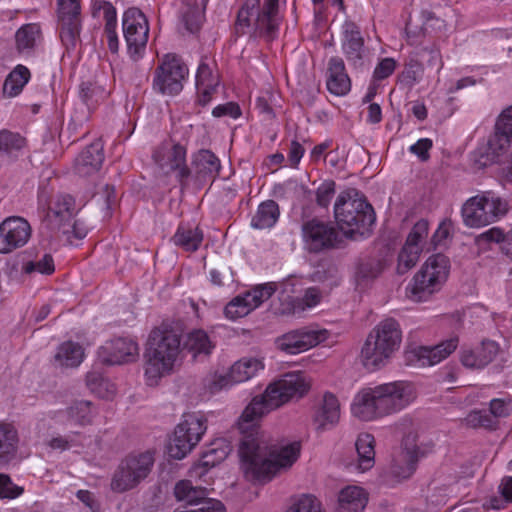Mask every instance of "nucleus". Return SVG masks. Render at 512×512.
<instances>
[{"label":"nucleus","instance_id":"1","mask_svg":"<svg viewBox=\"0 0 512 512\" xmlns=\"http://www.w3.org/2000/svg\"><path fill=\"white\" fill-rule=\"evenodd\" d=\"M309 389L310 381L303 373H287L270 384L262 395L254 397L244 409L238 423L243 433L239 455L243 473L248 480L269 482L297 461L301 451L300 442L272 443L258 430L255 422L289 400L304 396Z\"/></svg>","mask_w":512,"mask_h":512},{"label":"nucleus","instance_id":"2","mask_svg":"<svg viewBox=\"0 0 512 512\" xmlns=\"http://www.w3.org/2000/svg\"><path fill=\"white\" fill-rule=\"evenodd\" d=\"M415 397L414 387L409 382L381 384L359 392L352 404V413L361 420L370 421L404 409Z\"/></svg>","mask_w":512,"mask_h":512},{"label":"nucleus","instance_id":"3","mask_svg":"<svg viewBox=\"0 0 512 512\" xmlns=\"http://www.w3.org/2000/svg\"><path fill=\"white\" fill-rule=\"evenodd\" d=\"M180 346V332L170 324L163 323L151 331L145 353L148 385H156L161 377L172 371L181 351Z\"/></svg>","mask_w":512,"mask_h":512},{"label":"nucleus","instance_id":"4","mask_svg":"<svg viewBox=\"0 0 512 512\" xmlns=\"http://www.w3.org/2000/svg\"><path fill=\"white\" fill-rule=\"evenodd\" d=\"M280 0H246L237 13L235 33L273 40L281 23Z\"/></svg>","mask_w":512,"mask_h":512},{"label":"nucleus","instance_id":"5","mask_svg":"<svg viewBox=\"0 0 512 512\" xmlns=\"http://www.w3.org/2000/svg\"><path fill=\"white\" fill-rule=\"evenodd\" d=\"M402 331L399 323L387 318L379 322L368 334L361 349V362L368 370L385 366L400 348Z\"/></svg>","mask_w":512,"mask_h":512},{"label":"nucleus","instance_id":"6","mask_svg":"<svg viewBox=\"0 0 512 512\" xmlns=\"http://www.w3.org/2000/svg\"><path fill=\"white\" fill-rule=\"evenodd\" d=\"M334 215L339 228L350 237L356 234L365 235L375 222L373 207L355 189L338 195Z\"/></svg>","mask_w":512,"mask_h":512},{"label":"nucleus","instance_id":"7","mask_svg":"<svg viewBox=\"0 0 512 512\" xmlns=\"http://www.w3.org/2000/svg\"><path fill=\"white\" fill-rule=\"evenodd\" d=\"M509 210L508 202L491 191H485L466 200L461 209L467 227L479 228L498 221Z\"/></svg>","mask_w":512,"mask_h":512},{"label":"nucleus","instance_id":"8","mask_svg":"<svg viewBox=\"0 0 512 512\" xmlns=\"http://www.w3.org/2000/svg\"><path fill=\"white\" fill-rule=\"evenodd\" d=\"M207 429L206 421L197 413L183 416L177 425L169 444V455L174 459H183L199 443Z\"/></svg>","mask_w":512,"mask_h":512},{"label":"nucleus","instance_id":"9","mask_svg":"<svg viewBox=\"0 0 512 512\" xmlns=\"http://www.w3.org/2000/svg\"><path fill=\"white\" fill-rule=\"evenodd\" d=\"M153 463V456L149 452L127 457L113 476L112 490L121 493L134 488L148 476Z\"/></svg>","mask_w":512,"mask_h":512},{"label":"nucleus","instance_id":"10","mask_svg":"<svg viewBox=\"0 0 512 512\" xmlns=\"http://www.w3.org/2000/svg\"><path fill=\"white\" fill-rule=\"evenodd\" d=\"M122 28L130 57L139 59L146 49L149 36L146 16L136 7L128 8L122 17Z\"/></svg>","mask_w":512,"mask_h":512},{"label":"nucleus","instance_id":"11","mask_svg":"<svg viewBox=\"0 0 512 512\" xmlns=\"http://www.w3.org/2000/svg\"><path fill=\"white\" fill-rule=\"evenodd\" d=\"M188 72V67L180 58L168 54L155 70L154 89L162 94H178L183 89Z\"/></svg>","mask_w":512,"mask_h":512},{"label":"nucleus","instance_id":"12","mask_svg":"<svg viewBox=\"0 0 512 512\" xmlns=\"http://www.w3.org/2000/svg\"><path fill=\"white\" fill-rule=\"evenodd\" d=\"M153 159L165 173L177 171V179L182 189L187 186V180L192 171L186 165V148L172 142L162 143L153 153Z\"/></svg>","mask_w":512,"mask_h":512},{"label":"nucleus","instance_id":"13","mask_svg":"<svg viewBox=\"0 0 512 512\" xmlns=\"http://www.w3.org/2000/svg\"><path fill=\"white\" fill-rule=\"evenodd\" d=\"M301 231L304 247L310 253L332 249L338 242V232L335 227L317 219L303 223Z\"/></svg>","mask_w":512,"mask_h":512},{"label":"nucleus","instance_id":"14","mask_svg":"<svg viewBox=\"0 0 512 512\" xmlns=\"http://www.w3.org/2000/svg\"><path fill=\"white\" fill-rule=\"evenodd\" d=\"M327 336V330L309 326L289 331L278 337L275 343L285 353L298 354L325 341Z\"/></svg>","mask_w":512,"mask_h":512},{"label":"nucleus","instance_id":"15","mask_svg":"<svg viewBox=\"0 0 512 512\" xmlns=\"http://www.w3.org/2000/svg\"><path fill=\"white\" fill-rule=\"evenodd\" d=\"M31 226L19 216H10L0 223V253L7 254L23 247L31 237Z\"/></svg>","mask_w":512,"mask_h":512},{"label":"nucleus","instance_id":"16","mask_svg":"<svg viewBox=\"0 0 512 512\" xmlns=\"http://www.w3.org/2000/svg\"><path fill=\"white\" fill-rule=\"evenodd\" d=\"M60 37L67 49L74 48L80 35L79 0H58Z\"/></svg>","mask_w":512,"mask_h":512},{"label":"nucleus","instance_id":"17","mask_svg":"<svg viewBox=\"0 0 512 512\" xmlns=\"http://www.w3.org/2000/svg\"><path fill=\"white\" fill-rule=\"evenodd\" d=\"M341 47L348 63L355 69L364 66L367 58L364 38L360 27L351 20H346L342 25Z\"/></svg>","mask_w":512,"mask_h":512},{"label":"nucleus","instance_id":"18","mask_svg":"<svg viewBox=\"0 0 512 512\" xmlns=\"http://www.w3.org/2000/svg\"><path fill=\"white\" fill-rule=\"evenodd\" d=\"M138 351V345L133 340L117 338L103 345L98 354L103 363L115 365L135 361Z\"/></svg>","mask_w":512,"mask_h":512},{"label":"nucleus","instance_id":"19","mask_svg":"<svg viewBox=\"0 0 512 512\" xmlns=\"http://www.w3.org/2000/svg\"><path fill=\"white\" fill-rule=\"evenodd\" d=\"M390 265L387 253L378 252L359 259L356 267V281L359 285H368L377 279Z\"/></svg>","mask_w":512,"mask_h":512},{"label":"nucleus","instance_id":"20","mask_svg":"<svg viewBox=\"0 0 512 512\" xmlns=\"http://www.w3.org/2000/svg\"><path fill=\"white\" fill-rule=\"evenodd\" d=\"M499 353V345L492 340H484L474 349L461 353V363L471 369H482L491 363Z\"/></svg>","mask_w":512,"mask_h":512},{"label":"nucleus","instance_id":"21","mask_svg":"<svg viewBox=\"0 0 512 512\" xmlns=\"http://www.w3.org/2000/svg\"><path fill=\"white\" fill-rule=\"evenodd\" d=\"M340 419V404L332 393H325L315 411L313 422L317 431L323 432L338 423Z\"/></svg>","mask_w":512,"mask_h":512},{"label":"nucleus","instance_id":"22","mask_svg":"<svg viewBox=\"0 0 512 512\" xmlns=\"http://www.w3.org/2000/svg\"><path fill=\"white\" fill-rule=\"evenodd\" d=\"M104 161L103 144L97 140L86 147L75 161V171L81 177L96 173Z\"/></svg>","mask_w":512,"mask_h":512},{"label":"nucleus","instance_id":"23","mask_svg":"<svg viewBox=\"0 0 512 512\" xmlns=\"http://www.w3.org/2000/svg\"><path fill=\"white\" fill-rule=\"evenodd\" d=\"M327 89L336 96L346 95L351 89V81L346 73L342 58L332 57L328 63Z\"/></svg>","mask_w":512,"mask_h":512},{"label":"nucleus","instance_id":"24","mask_svg":"<svg viewBox=\"0 0 512 512\" xmlns=\"http://www.w3.org/2000/svg\"><path fill=\"white\" fill-rule=\"evenodd\" d=\"M192 167L196 180L204 182L218 175L221 164L213 152L202 149L192 156Z\"/></svg>","mask_w":512,"mask_h":512},{"label":"nucleus","instance_id":"25","mask_svg":"<svg viewBox=\"0 0 512 512\" xmlns=\"http://www.w3.org/2000/svg\"><path fill=\"white\" fill-rule=\"evenodd\" d=\"M458 345V339L451 338L436 346H420L413 353L422 366H432L448 357Z\"/></svg>","mask_w":512,"mask_h":512},{"label":"nucleus","instance_id":"26","mask_svg":"<svg viewBox=\"0 0 512 512\" xmlns=\"http://www.w3.org/2000/svg\"><path fill=\"white\" fill-rule=\"evenodd\" d=\"M206 57L202 59L196 73V88L199 94V103L206 105L212 93L219 85V77L214 74L211 67L206 63Z\"/></svg>","mask_w":512,"mask_h":512},{"label":"nucleus","instance_id":"27","mask_svg":"<svg viewBox=\"0 0 512 512\" xmlns=\"http://www.w3.org/2000/svg\"><path fill=\"white\" fill-rule=\"evenodd\" d=\"M367 502L368 496L364 489L347 486L339 493L336 512H362Z\"/></svg>","mask_w":512,"mask_h":512},{"label":"nucleus","instance_id":"28","mask_svg":"<svg viewBox=\"0 0 512 512\" xmlns=\"http://www.w3.org/2000/svg\"><path fill=\"white\" fill-rule=\"evenodd\" d=\"M75 201L70 195H58L49 204L47 218L51 223L58 226L71 222L74 215Z\"/></svg>","mask_w":512,"mask_h":512},{"label":"nucleus","instance_id":"29","mask_svg":"<svg viewBox=\"0 0 512 512\" xmlns=\"http://www.w3.org/2000/svg\"><path fill=\"white\" fill-rule=\"evenodd\" d=\"M18 432L13 424L0 423V465L10 463L15 457L18 449Z\"/></svg>","mask_w":512,"mask_h":512},{"label":"nucleus","instance_id":"30","mask_svg":"<svg viewBox=\"0 0 512 512\" xmlns=\"http://www.w3.org/2000/svg\"><path fill=\"white\" fill-rule=\"evenodd\" d=\"M418 452L415 446L405 447L394 458L391 474L399 479L409 478L416 470Z\"/></svg>","mask_w":512,"mask_h":512},{"label":"nucleus","instance_id":"31","mask_svg":"<svg viewBox=\"0 0 512 512\" xmlns=\"http://www.w3.org/2000/svg\"><path fill=\"white\" fill-rule=\"evenodd\" d=\"M83 348L75 342L67 341L59 345L53 357V365L59 368L77 367L83 360Z\"/></svg>","mask_w":512,"mask_h":512},{"label":"nucleus","instance_id":"32","mask_svg":"<svg viewBox=\"0 0 512 512\" xmlns=\"http://www.w3.org/2000/svg\"><path fill=\"white\" fill-rule=\"evenodd\" d=\"M431 277L426 276L422 269L413 277L407 286L409 298L413 301L421 302L427 300L433 293L440 290Z\"/></svg>","mask_w":512,"mask_h":512},{"label":"nucleus","instance_id":"33","mask_svg":"<svg viewBox=\"0 0 512 512\" xmlns=\"http://www.w3.org/2000/svg\"><path fill=\"white\" fill-rule=\"evenodd\" d=\"M512 142V137L502 133L495 128V133L490 136L487 142L486 153L481 155L478 162L482 166H487L497 161L498 157L508 148Z\"/></svg>","mask_w":512,"mask_h":512},{"label":"nucleus","instance_id":"34","mask_svg":"<svg viewBox=\"0 0 512 512\" xmlns=\"http://www.w3.org/2000/svg\"><path fill=\"white\" fill-rule=\"evenodd\" d=\"M26 147V139L17 132L7 129L0 131V156L17 159Z\"/></svg>","mask_w":512,"mask_h":512},{"label":"nucleus","instance_id":"35","mask_svg":"<svg viewBox=\"0 0 512 512\" xmlns=\"http://www.w3.org/2000/svg\"><path fill=\"white\" fill-rule=\"evenodd\" d=\"M203 232L198 227L191 228L180 225L172 237L174 245L186 252H195L203 241Z\"/></svg>","mask_w":512,"mask_h":512},{"label":"nucleus","instance_id":"36","mask_svg":"<svg viewBox=\"0 0 512 512\" xmlns=\"http://www.w3.org/2000/svg\"><path fill=\"white\" fill-rule=\"evenodd\" d=\"M449 268V259L443 254H436L430 256L421 269L426 272L427 277L434 280L438 287H442L448 278Z\"/></svg>","mask_w":512,"mask_h":512},{"label":"nucleus","instance_id":"37","mask_svg":"<svg viewBox=\"0 0 512 512\" xmlns=\"http://www.w3.org/2000/svg\"><path fill=\"white\" fill-rule=\"evenodd\" d=\"M374 437L369 433L358 436L355 447L358 454V469L362 472L369 470L375 463Z\"/></svg>","mask_w":512,"mask_h":512},{"label":"nucleus","instance_id":"38","mask_svg":"<svg viewBox=\"0 0 512 512\" xmlns=\"http://www.w3.org/2000/svg\"><path fill=\"white\" fill-rule=\"evenodd\" d=\"M278 204L273 200L262 202L251 220L255 229H268L275 225L279 218Z\"/></svg>","mask_w":512,"mask_h":512},{"label":"nucleus","instance_id":"39","mask_svg":"<svg viewBox=\"0 0 512 512\" xmlns=\"http://www.w3.org/2000/svg\"><path fill=\"white\" fill-rule=\"evenodd\" d=\"M30 79L26 66L17 65L7 76L3 84V93L9 97L18 95Z\"/></svg>","mask_w":512,"mask_h":512},{"label":"nucleus","instance_id":"40","mask_svg":"<svg viewBox=\"0 0 512 512\" xmlns=\"http://www.w3.org/2000/svg\"><path fill=\"white\" fill-rule=\"evenodd\" d=\"M68 419L79 425L91 424L96 415L92 402L87 400L74 401L66 410Z\"/></svg>","mask_w":512,"mask_h":512},{"label":"nucleus","instance_id":"41","mask_svg":"<svg viewBox=\"0 0 512 512\" xmlns=\"http://www.w3.org/2000/svg\"><path fill=\"white\" fill-rule=\"evenodd\" d=\"M230 369L234 382L241 383L249 380L259 370L263 369V364L256 358H243L235 362Z\"/></svg>","mask_w":512,"mask_h":512},{"label":"nucleus","instance_id":"42","mask_svg":"<svg viewBox=\"0 0 512 512\" xmlns=\"http://www.w3.org/2000/svg\"><path fill=\"white\" fill-rule=\"evenodd\" d=\"M213 347L207 333L203 330L190 332L184 342V348L192 353L193 356L199 354L208 355Z\"/></svg>","mask_w":512,"mask_h":512},{"label":"nucleus","instance_id":"43","mask_svg":"<svg viewBox=\"0 0 512 512\" xmlns=\"http://www.w3.org/2000/svg\"><path fill=\"white\" fill-rule=\"evenodd\" d=\"M86 385L92 393L103 399H111L116 394L115 385L97 372L87 374Z\"/></svg>","mask_w":512,"mask_h":512},{"label":"nucleus","instance_id":"44","mask_svg":"<svg viewBox=\"0 0 512 512\" xmlns=\"http://www.w3.org/2000/svg\"><path fill=\"white\" fill-rule=\"evenodd\" d=\"M40 27L37 24H26L16 32V45L19 52H30L40 38Z\"/></svg>","mask_w":512,"mask_h":512},{"label":"nucleus","instance_id":"45","mask_svg":"<svg viewBox=\"0 0 512 512\" xmlns=\"http://www.w3.org/2000/svg\"><path fill=\"white\" fill-rule=\"evenodd\" d=\"M276 288V283L268 282L245 292L243 295L246 298L251 311L259 307L264 301L268 300L275 293Z\"/></svg>","mask_w":512,"mask_h":512},{"label":"nucleus","instance_id":"46","mask_svg":"<svg viewBox=\"0 0 512 512\" xmlns=\"http://www.w3.org/2000/svg\"><path fill=\"white\" fill-rule=\"evenodd\" d=\"M107 96L105 89L97 84L86 82L80 88V97L88 109L94 108Z\"/></svg>","mask_w":512,"mask_h":512},{"label":"nucleus","instance_id":"47","mask_svg":"<svg viewBox=\"0 0 512 512\" xmlns=\"http://www.w3.org/2000/svg\"><path fill=\"white\" fill-rule=\"evenodd\" d=\"M466 426L471 428H485L495 430L498 426V421L485 410H472L464 418Z\"/></svg>","mask_w":512,"mask_h":512},{"label":"nucleus","instance_id":"48","mask_svg":"<svg viewBox=\"0 0 512 512\" xmlns=\"http://www.w3.org/2000/svg\"><path fill=\"white\" fill-rule=\"evenodd\" d=\"M216 454H217V450L214 448L207 451L203 455L200 463L194 465L190 469V472H189L190 476L201 478L202 476H204L207 473L209 468L214 467L218 462H220L221 460H223L226 457L225 451H221V454L218 457H214V455H216Z\"/></svg>","mask_w":512,"mask_h":512},{"label":"nucleus","instance_id":"49","mask_svg":"<svg viewBox=\"0 0 512 512\" xmlns=\"http://www.w3.org/2000/svg\"><path fill=\"white\" fill-rule=\"evenodd\" d=\"M203 15L198 7L186 6L181 15V23L189 33H196L199 31L202 24Z\"/></svg>","mask_w":512,"mask_h":512},{"label":"nucleus","instance_id":"50","mask_svg":"<svg viewBox=\"0 0 512 512\" xmlns=\"http://www.w3.org/2000/svg\"><path fill=\"white\" fill-rule=\"evenodd\" d=\"M421 252V248H411L404 245L398 256V274H404L412 267H414L419 259Z\"/></svg>","mask_w":512,"mask_h":512},{"label":"nucleus","instance_id":"51","mask_svg":"<svg viewBox=\"0 0 512 512\" xmlns=\"http://www.w3.org/2000/svg\"><path fill=\"white\" fill-rule=\"evenodd\" d=\"M251 312V308L244 295H238L233 298L224 309V314L228 319L236 320L244 317Z\"/></svg>","mask_w":512,"mask_h":512},{"label":"nucleus","instance_id":"52","mask_svg":"<svg viewBox=\"0 0 512 512\" xmlns=\"http://www.w3.org/2000/svg\"><path fill=\"white\" fill-rule=\"evenodd\" d=\"M428 235V222L425 220L418 221L410 231L405 246H409L411 248H421L422 243L426 239Z\"/></svg>","mask_w":512,"mask_h":512},{"label":"nucleus","instance_id":"53","mask_svg":"<svg viewBox=\"0 0 512 512\" xmlns=\"http://www.w3.org/2000/svg\"><path fill=\"white\" fill-rule=\"evenodd\" d=\"M488 413L497 421L499 418H506L512 414V398H495L489 403Z\"/></svg>","mask_w":512,"mask_h":512},{"label":"nucleus","instance_id":"54","mask_svg":"<svg viewBox=\"0 0 512 512\" xmlns=\"http://www.w3.org/2000/svg\"><path fill=\"white\" fill-rule=\"evenodd\" d=\"M504 239V232L498 227H493L476 236L475 244L480 250H487L491 243H500L504 241Z\"/></svg>","mask_w":512,"mask_h":512},{"label":"nucleus","instance_id":"55","mask_svg":"<svg viewBox=\"0 0 512 512\" xmlns=\"http://www.w3.org/2000/svg\"><path fill=\"white\" fill-rule=\"evenodd\" d=\"M26 273L38 272L41 274H52L55 270L54 261L50 254H44L36 261H29L23 267Z\"/></svg>","mask_w":512,"mask_h":512},{"label":"nucleus","instance_id":"56","mask_svg":"<svg viewBox=\"0 0 512 512\" xmlns=\"http://www.w3.org/2000/svg\"><path fill=\"white\" fill-rule=\"evenodd\" d=\"M236 384L231 377V369L227 373H215L208 380L206 386L211 393H216L222 389L229 388Z\"/></svg>","mask_w":512,"mask_h":512},{"label":"nucleus","instance_id":"57","mask_svg":"<svg viewBox=\"0 0 512 512\" xmlns=\"http://www.w3.org/2000/svg\"><path fill=\"white\" fill-rule=\"evenodd\" d=\"M24 489L14 484L10 477L0 474V498L14 499L23 493Z\"/></svg>","mask_w":512,"mask_h":512},{"label":"nucleus","instance_id":"58","mask_svg":"<svg viewBox=\"0 0 512 512\" xmlns=\"http://www.w3.org/2000/svg\"><path fill=\"white\" fill-rule=\"evenodd\" d=\"M94 8L102 11L105 20L104 28L117 27V12L115 7L108 1H95Z\"/></svg>","mask_w":512,"mask_h":512},{"label":"nucleus","instance_id":"59","mask_svg":"<svg viewBox=\"0 0 512 512\" xmlns=\"http://www.w3.org/2000/svg\"><path fill=\"white\" fill-rule=\"evenodd\" d=\"M287 512H322L320 503L312 496L304 495Z\"/></svg>","mask_w":512,"mask_h":512},{"label":"nucleus","instance_id":"60","mask_svg":"<svg viewBox=\"0 0 512 512\" xmlns=\"http://www.w3.org/2000/svg\"><path fill=\"white\" fill-rule=\"evenodd\" d=\"M421 77V67L418 63H411L400 75V82L411 88L419 81Z\"/></svg>","mask_w":512,"mask_h":512},{"label":"nucleus","instance_id":"61","mask_svg":"<svg viewBox=\"0 0 512 512\" xmlns=\"http://www.w3.org/2000/svg\"><path fill=\"white\" fill-rule=\"evenodd\" d=\"M396 62L393 58L382 59L374 69V80H383L388 78L395 70Z\"/></svg>","mask_w":512,"mask_h":512},{"label":"nucleus","instance_id":"62","mask_svg":"<svg viewBox=\"0 0 512 512\" xmlns=\"http://www.w3.org/2000/svg\"><path fill=\"white\" fill-rule=\"evenodd\" d=\"M59 229L62 230L63 234L68 235L72 233L77 239H83L88 232L87 225H85V223L79 219L73 221V223H63V225Z\"/></svg>","mask_w":512,"mask_h":512},{"label":"nucleus","instance_id":"63","mask_svg":"<svg viewBox=\"0 0 512 512\" xmlns=\"http://www.w3.org/2000/svg\"><path fill=\"white\" fill-rule=\"evenodd\" d=\"M335 193V183L328 182L322 184L317 189L316 200L318 205L327 207Z\"/></svg>","mask_w":512,"mask_h":512},{"label":"nucleus","instance_id":"64","mask_svg":"<svg viewBox=\"0 0 512 512\" xmlns=\"http://www.w3.org/2000/svg\"><path fill=\"white\" fill-rule=\"evenodd\" d=\"M174 512H226V509L222 502L216 499H210L203 501L201 506L197 509L187 511H174Z\"/></svg>","mask_w":512,"mask_h":512}]
</instances>
